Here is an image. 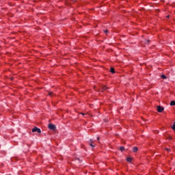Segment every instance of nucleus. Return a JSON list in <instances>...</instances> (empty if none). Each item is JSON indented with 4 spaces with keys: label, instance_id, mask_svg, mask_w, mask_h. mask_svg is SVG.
Listing matches in <instances>:
<instances>
[{
    "label": "nucleus",
    "instance_id": "f257e3e1",
    "mask_svg": "<svg viewBox=\"0 0 175 175\" xmlns=\"http://www.w3.org/2000/svg\"><path fill=\"white\" fill-rule=\"evenodd\" d=\"M48 128L49 129H51V131H55L57 129V127L55 126V125L53 124H49L48 125Z\"/></svg>",
    "mask_w": 175,
    "mask_h": 175
},
{
    "label": "nucleus",
    "instance_id": "f03ea898",
    "mask_svg": "<svg viewBox=\"0 0 175 175\" xmlns=\"http://www.w3.org/2000/svg\"><path fill=\"white\" fill-rule=\"evenodd\" d=\"M32 132H37L38 133H42V131L40 130V129L38 128L37 126H35L32 129Z\"/></svg>",
    "mask_w": 175,
    "mask_h": 175
},
{
    "label": "nucleus",
    "instance_id": "7ed1b4c3",
    "mask_svg": "<svg viewBox=\"0 0 175 175\" xmlns=\"http://www.w3.org/2000/svg\"><path fill=\"white\" fill-rule=\"evenodd\" d=\"M157 111L159 113H162V111H163V110H165V109L163 108V107H161V106H157Z\"/></svg>",
    "mask_w": 175,
    "mask_h": 175
},
{
    "label": "nucleus",
    "instance_id": "20e7f679",
    "mask_svg": "<svg viewBox=\"0 0 175 175\" xmlns=\"http://www.w3.org/2000/svg\"><path fill=\"white\" fill-rule=\"evenodd\" d=\"M92 143H94V141H92V139H90V142L89 143L90 146H91V147H95V145L92 144Z\"/></svg>",
    "mask_w": 175,
    "mask_h": 175
},
{
    "label": "nucleus",
    "instance_id": "39448f33",
    "mask_svg": "<svg viewBox=\"0 0 175 175\" xmlns=\"http://www.w3.org/2000/svg\"><path fill=\"white\" fill-rule=\"evenodd\" d=\"M137 150H138V148H137V147H136V146H135V147L133 148V152H137Z\"/></svg>",
    "mask_w": 175,
    "mask_h": 175
},
{
    "label": "nucleus",
    "instance_id": "423d86ee",
    "mask_svg": "<svg viewBox=\"0 0 175 175\" xmlns=\"http://www.w3.org/2000/svg\"><path fill=\"white\" fill-rule=\"evenodd\" d=\"M110 72L111 73H113V74L116 73V70H114V68H111Z\"/></svg>",
    "mask_w": 175,
    "mask_h": 175
},
{
    "label": "nucleus",
    "instance_id": "0eeeda50",
    "mask_svg": "<svg viewBox=\"0 0 175 175\" xmlns=\"http://www.w3.org/2000/svg\"><path fill=\"white\" fill-rule=\"evenodd\" d=\"M170 106H175V101L172 100L170 102Z\"/></svg>",
    "mask_w": 175,
    "mask_h": 175
},
{
    "label": "nucleus",
    "instance_id": "6e6552de",
    "mask_svg": "<svg viewBox=\"0 0 175 175\" xmlns=\"http://www.w3.org/2000/svg\"><path fill=\"white\" fill-rule=\"evenodd\" d=\"M126 161H127V162H131V161H132V158H131V157H127V158H126Z\"/></svg>",
    "mask_w": 175,
    "mask_h": 175
},
{
    "label": "nucleus",
    "instance_id": "1a4fd4ad",
    "mask_svg": "<svg viewBox=\"0 0 175 175\" xmlns=\"http://www.w3.org/2000/svg\"><path fill=\"white\" fill-rule=\"evenodd\" d=\"M161 79H167V77L165 76V75H161Z\"/></svg>",
    "mask_w": 175,
    "mask_h": 175
},
{
    "label": "nucleus",
    "instance_id": "9d476101",
    "mask_svg": "<svg viewBox=\"0 0 175 175\" xmlns=\"http://www.w3.org/2000/svg\"><path fill=\"white\" fill-rule=\"evenodd\" d=\"M49 95L50 96H53V95H54V93L51 92H49Z\"/></svg>",
    "mask_w": 175,
    "mask_h": 175
},
{
    "label": "nucleus",
    "instance_id": "9b49d317",
    "mask_svg": "<svg viewBox=\"0 0 175 175\" xmlns=\"http://www.w3.org/2000/svg\"><path fill=\"white\" fill-rule=\"evenodd\" d=\"M172 129H173V131H175V122H174V124L172 125Z\"/></svg>",
    "mask_w": 175,
    "mask_h": 175
},
{
    "label": "nucleus",
    "instance_id": "f8f14e48",
    "mask_svg": "<svg viewBox=\"0 0 175 175\" xmlns=\"http://www.w3.org/2000/svg\"><path fill=\"white\" fill-rule=\"evenodd\" d=\"M120 150V151H124V150H125V148H124V146H121Z\"/></svg>",
    "mask_w": 175,
    "mask_h": 175
},
{
    "label": "nucleus",
    "instance_id": "ddd939ff",
    "mask_svg": "<svg viewBox=\"0 0 175 175\" xmlns=\"http://www.w3.org/2000/svg\"><path fill=\"white\" fill-rule=\"evenodd\" d=\"M107 88H108L107 86H103V90H104V91L107 90Z\"/></svg>",
    "mask_w": 175,
    "mask_h": 175
},
{
    "label": "nucleus",
    "instance_id": "4468645a",
    "mask_svg": "<svg viewBox=\"0 0 175 175\" xmlns=\"http://www.w3.org/2000/svg\"><path fill=\"white\" fill-rule=\"evenodd\" d=\"M145 43H146V44H148V43H150V40H146L145 41Z\"/></svg>",
    "mask_w": 175,
    "mask_h": 175
},
{
    "label": "nucleus",
    "instance_id": "2eb2a0df",
    "mask_svg": "<svg viewBox=\"0 0 175 175\" xmlns=\"http://www.w3.org/2000/svg\"><path fill=\"white\" fill-rule=\"evenodd\" d=\"M166 151H167L168 152H170L171 150L170 148H165Z\"/></svg>",
    "mask_w": 175,
    "mask_h": 175
},
{
    "label": "nucleus",
    "instance_id": "dca6fc26",
    "mask_svg": "<svg viewBox=\"0 0 175 175\" xmlns=\"http://www.w3.org/2000/svg\"><path fill=\"white\" fill-rule=\"evenodd\" d=\"M104 32H105V33H107V32H109V30H107H107H105Z\"/></svg>",
    "mask_w": 175,
    "mask_h": 175
},
{
    "label": "nucleus",
    "instance_id": "f3484780",
    "mask_svg": "<svg viewBox=\"0 0 175 175\" xmlns=\"http://www.w3.org/2000/svg\"><path fill=\"white\" fill-rule=\"evenodd\" d=\"M168 139H170V140H172V139H173L172 137H169Z\"/></svg>",
    "mask_w": 175,
    "mask_h": 175
},
{
    "label": "nucleus",
    "instance_id": "a211bd4d",
    "mask_svg": "<svg viewBox=\"0 0 175 175\" xmlns=\"http://www.w3.org/2000/svg\"><path fill=\"white\" fill-rule=\"evenodd\" d=\"M169 17H170V16L168 15V16H167V18H169Z\"/></svg>",
    "mask_w": 175,
    "mask_h": 175
},
{
    "label": "nucleus",
    "instance_id": "6ab92c4d",
    "mask_svg": "<svg viewBox=\"0 0 175 175\" xmlns=\"http://www.w3.org/2000/svg\"><path fill=\"white\" fill-rule=\"evenodd\" d=\"M81 114H82V116H84L85 114L84 113H81Z\"/></svg>",
    "mask_w": 175,
    "mask_h": 175
},
{
    "label": "nucleus",
    "instance_id": "aec40b11",
    "mask_svg": "<svg viewBox=\"0 0 175 175\" xmlns=\"http://www.w3.org/2000/svg\"><path fill=\"white\" fill-rule=\"evenodd\" d=\"M97 140H99V137H97Z\"/></svg>",
    "mask_w": 175,
    "mask_h": 175
}]
</instances>
